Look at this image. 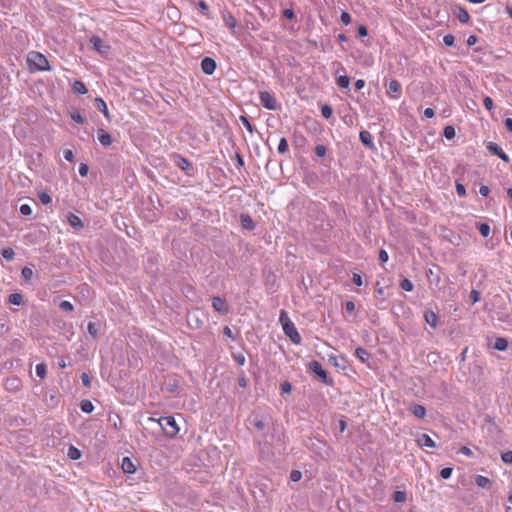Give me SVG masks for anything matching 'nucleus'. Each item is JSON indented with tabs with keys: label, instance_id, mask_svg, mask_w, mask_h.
Instances as JSON below:
<instances>
[{
	"label": "nucleus",
	"instance_id": "f257e3e1",
	"mask_svg": "<svg viewBox=\"0 0 512 512\" xmlns=\"http://www.w3.org/2000/svg\"><path fill=\"white\" fill-rule=\"evenodd\" d=\"M279 321L282 325L283 331L287 337L292 341V343L299 345L301 343V336L295 326V324L290 320L288 314L285 310L280 311Z\"/></svg>",
	"mask_w": 512,
	"mask_h": 512
},
{
	"label": "nucleus",
	"instance_id": "f03ea898",
	"mask_svg": "<svg viewBox=\"0 0 512 512\" xmlns=\"http://www.w3.org/2000/svg\"><path fill=\"white\" fill-rule=\"evenodd\" d=\"M27 61L31 70L49 71L51 69L48 59L40 52H29Z\"/></svg>",
	"mask_w": 512,
	"mask_h": 512
},
{
	"label": "nucleus",
	"instance_id": "7ed1b4c3",
	"mask_svg": "<svg viewBox=\"0 0 512 512\" xmlns=\"http://www.w3.org/2000/svg\"><path fill=\"white\" fill-rule=\"evenodd\" d=\"M157 422H158L159 426L161 427V429L163 430V432L165 433V435H167L169 437H174L178 434L179 427H178L174 417H172V416L160 417L157 420Z\"/></svg>",
	"mask_w": 512,
	"mask_h": 512
},
{
	"label": "nucleus",
	"instance_id": "20e7f679",
	"mask_svg": "<svg viewBox=\"0 0 512 512\" xmlns=\"http://www.w3.org/2000/svg\"><path fill=\"white\" fill-rule=\"evenodd\" d=\"M260 103L268 110H277L278 104L276 98L268 91H261L259 93Z\"/></svg>",
	"mask_w": 512,
	"mask_h": 512
},
{
	"label": "nucleus",
	"instance_id": "39448f33",
	"mask_svg": "<svg viewBox=\"0 0 512 512\" xmlns=\"http://www.w3.org/2000/svg\"><path fill=\"white\" fill-rule=\"evenodd\" d=\"M90 43L92 44L93 49L101 55H107L110 52V45L99 36L93 35L90 38Z\"/></svg>",
	"mask_w": 512,
	"mask_h": 512
},
{
	"label": "nucleus",
	"instance_id": "423d86ee",
	"mask_svg": "<svg viewBox=\"0 0 512 512\" xmlns=\"http://www.w3.org/2000/svg\"><path fill=\"white\" fill-rule=\"evenodd\" d=\"M309 368L315 373L324 383L329 384L331 380L328 378L327 372L323 369L320 362L313 360L309 364Z\"/></svg>",
	"mask_w": 512,
	"mask_h": 512
},
{
	"label": "nucleus",
	"instance_id": "0eeeda50",
	"mask_svg": "<svg viewBox=\"0 0 512 512\" xmlns=\"http://www.w3.org/2000/svg\"><path fill=\"white\" fill-rule=\"evenodd\" d=\"M486 148H487V150L490 153L498 156L503 161H505V162H509L510 161L509 156L502 150V148L497 143H495V142H488L486 144Z\"/></svg>",
	"mask_w": 512,
	"mask_h": 512
},
{
	"label": "nucleus",
	"instance_id": "6e6552de",
	"mask_svg": "<svg viewBox=\"0 0 512 512\" xmlns=\"http://www.w3.org/2000/svg\"><path fill=\"white\" fill-rule=\"evenodd\" d=\"M172 157L174 159L175 165L182 171L186 172V174L190 175L189 171L192 167L191 162L179 154H174Z\"/></svg>",
	"mask_w": 512,
	"mask_h": 512
},
{
	"label": "nucleus",
	"instance_id": "1a4fd4ad",
	"mask_svg": "<svg viewBox=\"0 0 512 512\" xmlns=\"http://www.w3.org/2000/svg\"><path fill=\"white\" fill-rule=\"evenodd\" d=\"M212 306L215 309V311L222 314H226L229 311V307L226 300L219 296L213 297Z\"/></svg>",
	"mask_w": 512,
	"mask_h": 512
},
{
	"label": "nucleus",
	"instance_id": "9d476101",
	"mask_svg": "<svg viewBox=\"0 0 512 512\" xmlns=\"http://www.w3.org/2000/svg\"><path fill=\"white\" fill-rule=\"evenodd\" d=\"M216 62L210 57H205L201 61V69L206 75H212L216 69Z\"/></svg>",
	"mask_w": 512,
	"mask_h": 512
},
{
	"label": "nucleus",
	"instance_id": "9b49d317",
	"mask_svg": "<svg viewBox=\"0 0 512 512\" xmlns=\"http://www.w3.org/2000/svg\"><path fill=\"white\" fill-rule=\"evenodd\" d=\"M453 14L461 23H468L471 19L468 11L460 5L455 6Z\"/></svg>",
	"mask_w": 512,
	"mask_h": 512
},
{
	"label": "nucleus",
	"instance_id": "f8f14e48",
	"mask_svg": "<svg viewBox=\"0 0 512 512\" xmlns=\"http://www.w3.org/2000/svg\"><path fill=\"white\" fill-rule=\"evenodd\" d=\"M359 138L364 146H366L367 148H370V149L374 148L373 137L370 134V132H368L366 130L361 131L359 133Z\"/></svg>",
	"mask_w": 512,
	"mask_h": 512
},
{
	"label": "nucleus",
	"instance_id": "ddd939ff",
	"mask_svg": "<svg viewBox=\"0 0 512 512\" xmlns=\"http://www.w3.org/2000/svg\"><path fill=\"white\" fill-rule=\"evenodd\" d=\"M417 443L421 447H429V448L436 447V443L434 442V440L428 434H422L417 439Z\"/></svg>",
	"mask_w": 512,
	"mask_h": 512
},
{
	"label": "nucleus",
	"instance_id": "4468645a",
	"mask_svg": "<svg viewBox=\"0 0 512 512\" xmlns=\"http://www.w3.org/2000/svg\"><path fill=\"white\" fill-rule=\"evenodd\" d=\"M98 140L99 142L104 146V147H108L111 145L112 143V139H111V136L108 132H106L105 130L103 129H99L98 132Z\"/></svg>",
	"mask_w": 512,
	"mask_h": 512
},
{
	"label": "nucleus",
	"instance_id": "2eb2a0df",
	"mask_svg": "<svg viewBox=\"0 0 512 512\" xmlns=\"http://www.w3.org/2000/svg\"><path fill=\"white\" fill-rule=\"evenodd\" d=\"M410 411L415 417L419 419H423L426 416V408L420 404L411 405Z\"/></svg>",
	"mask_w": 512,
	"mask_h": 512
},
{
	"label": "nucleus",
	"instance_id": "dca6fc26",
	"mask_svg": "<svg viewBox=\"0 0 512 512\" xmlns=\"http://www.w3.org/2000/svg\"><path fill=\"white\" fill-rule=\"evenodd\" d=\"M95 106L99 111H101L103 113V115L105 116L106 119L110 120V114H109V111L107 108V104L102 98H100V97L95 98Z\"/></svg>",
	"mask_w": 512,
	"mask_h": 512
},
{
	"label": "nucleus",
	"instance_id": "f3484780",
	"mask_svg": "<svg viewBox=\"0 0 512 512\" xmlns=\"http://www.w3.org/2000/svg\"><path fill=\"white\" fill-rule=\"evenodd\" d=\"M187 321L194 328H200L203 325V321L198 317L197 312L188 313Z\"/></svg>",
	"mask_w": 512,
	"mask_h": 512
},
{
	"label": "nucleus",
	"instance_id": "a211bd4d",
	"mask_svg": "<svg viewBox=\"0 0 512 512\" xmlns=\"http://www.w3.org/2000/svg\"><path fill=\"white\" fill-rule=\"evenodd\" d=\"M122 469L125 473H129V474H133L136 472V466L129 457L123 458Z\"/></svg>",
	"mask_w": 512,
	"mask_h": 512
},
{
	"label": "nucleus",
	"instance_id": "6ab92c4d",
	"mask_svg": "<svg viewBox=\"0 0 512 512\" xmlns=\"http://www.w3.org/2000/svg\"><path fill=\"white\" fill-rule=\"evenodd\" d=\"M223 21L225 25L231 30H234L237 26L235 17L229 12L223 14Z\"/></svg>",
	"mask_w": 512,
	"mask_h": 512
},
{
	"label": "nucleus",
	"instance_id": "aec40b11",
	"mask_svg": "<svg viewBox=\"0 0 512 512\" xmlns=\"http://www.w3.org/2000/svg\"><path fill=\"white\" fill-rule=\"evenodd\" d=\"M68 223L77 229L83 228V222L82 220L75 214L69 213L67 216Z\"/></svg>",
	"mask_w": 512,
	"mask_h": 512
},
{
	"label": "nucleus",
	"instance_id": "412c9836",
	"mask_svg": "<svg viewBox=\"0 0 512 512\" xmlns=\"http://www.w3.org/2000/svg\"><path fill=\"white\" fill-rule=\"evenodd\" d=\"M241 225L244 229L253 230L255 228V223L253 219L249 215L242 214L241 215Z\"/></svg>",
	"mask_w": 512,
	"mask_h": 512
},
{
	"label": "nucleus",
	"instance_id": "4be33fe9",
	"mask_svg": "<svg viewBox=\"0 0 512 512\" xmlns=\"http://www.w3.org/2000/svg\"><path fill=\"white\" fill-rule=\"evenodd\" d=\"M424 318L427 324H429L432 328H436L438 323V317L433 311H426Z\"/></svg>",
	"mask_w": 512,
	"mask_h": 512
},
{
	"label": "nucleus",
	"instance_id": "5701e85b",
	"mask_svg": "<svg viewBox=\"0 0 512 512\" xmlns=\"http://www.w3.org/2000/svg\"><path fill=\"white\" fill-rule=\"evenodd\" d=\"M475 484L480 487V488H484V489H487V488H490L491 486V481L489 478L485 477V476H482V475H477L476 478H475Z\"/></svg>",
	"mask_w": 512,
	"mask_h": 512
},
{
	"label": "nucleus",
	"instance_id": "b1692460",
	"mask_svg": "<svg viewBox=\"0 0 512 512\" xmlns=\"http://www.w3.org/2000/svg\"><path fill=\"white\" fill-rule=\"evenodd\" d=\"M72 90L75 92V93H78V94H86L87 93V88L85 86V84L82 82V81H79V80H75L72 84Z\"/></svg>",
	"mask_w": 512,
	"mask_h": 512
},
{
	"label": "nucleus",
	"instance_id": "393cba45",
	"mask_svg": "<svg viewBox=\"0 0 512 512\" xmlns=\"http://www.w3.org/2000/svg\"><path fill=\"white\" fill-rule=\"evenodd\" d=\"M388 92L389 93H396L397 95L394 96L395 98L399 97V94L401 92V85L397 80H391L388 84Z\"/></svg>",
	"mask_w": 512,
	"mask_h": 512
},
{
	"label": "nucleus",
	"instance_id": "a878e982",
	"mask_svg": "<svg viewBox=\"0 0 512 512\" xmlns=\"http://www.w3.org/2000/svg\"><path fill=\"white\" fill-rule=\"evenodd\" d=\"M355 355L357 356V358L362 362V363H366L369 359V353L366 349L362 348V347H357L356 350H355Z\"/></svg>",
	"mask_w": 512,
	"mask_h": 512
},
{
	"label": "nucleus",
	"instance_id": "bb28decb",
	"mask_svg": "<svg viewBox=\"0 0 512 512\" xmlns=\"http://www.w3.org/2000/svg\"><path fill=\"white\" fill-rule=\"evenodd\" d=\"M336 82L340 88L348 89L350 85V78L346 75H342L337 78Z\"/></svg>",
	"mask_w": 512,
	"mask_h": 512
},
{
	"label": "nucleus",
	"instance_id": "cd10ccee",
	"mask_svg": "<svg viewBox=\"0 0 512 512\" xmlns=\"http://www.w3.org/2000/svg\"><path fill=\"white\" fill-rule=\"evenodd\" d=\"M494 347L499 351H505L508 347V341L505 338L499 337L496 339Z\"/></svg>",
	"mask_w": 512,
	"mask_h": 512
},
{
	"label": "nucleus",
	"instance_id": "c85d7f7f",
	"mask_svg": "<svg viewBox=\"0 0 512 512\" xmlns=\"http://www.w3.org/2000/svg\"><path fill=\"white\" fill-rule=\"evenodd\" d=\"M67 455L71 460H78L81 458V451L74 446H70Z\"/></svg>",
	"mask_w": 512,
	"mask_h": 512
},
{
	"label": "nucleus",
	"instance_id": "c756f323",
	"mask_svg": "<svg viewBox=\"0 0 512 512\" xmlns=\"http://www.w3.org/2000/svg\"><path fill=\"white\" fill-rule=\"evenodd\" d=\"M8 301L13 305H21L23 303V296L20 293H12L9 295Z\"/></svg>",
	"mask_w": 512,
	"mask_h": 512
},
{
	"label": "nucleus",
	"instance_id": "7c9ffc66",
	"mask_svg": "<svg viewBox=\"0 0 512 512\" xmlns=\"http://www.w3.org/2000/svg\"><path fill=\"white\" fill-rule=\"evenodd\" d=\"M80 408L84 413H91L94 410V405L90 400H82L80 403Z\"/></svg>",
	"mask_w": 512,
	"mask_h": 512
},
{
	"label": "nucleus",
	"instance_id": "2f4dec72",
	"mask_svg": "<svg viewBox=\"0 0 512 512\" xmlns=\"http://www.w3.org/2000/svg\"><path fill=\"white\" fill-rule=\"evenodd\" d=\"M1 255L3 256L4 259H6L7 261H11L14 259L15 257V252L14 250L11 248V247H6V248H3L2 251H1Z\"/></svg>",
	"mask_w": 512,
	"mask_h": 512
},
{
	"label": "nucleus",
	"instance_id": "473e14b6",
	"mask_svg": "<svg viewBox=\"0 0 512 512\" xmlns=\"http://www.w3.org/2000/svg\"><path fill=\"white\" fill-rule=\"evenodd\" d=\"M443 135L446 139L451 140L455 137V128L451 125L445 126Z\"/></svg>",
	"mask_w": 512,
	"mask_h": 512
},
{
	"label": "nucleus",
	"instance_id": "72a5a7b5",
	"mask_svg": "<svg viewBox=\"0 0 512 512\" xmlns=\"http://www.w3.org/2000/svg\"><path fill=\"white\" fill-rule=\"evenodd\" d=\"M35 371H36V375L39 378L43 379L46 376L47 367H46V365L44 363H39V364L36 365Z\"/></svg>",
	"mask_w": 512,
	"mask_h": 512
},
{
	"label": "nucleus",
	"instance_id": "f704fd0d",
	"mask_svg": "<svg viewBox=\"0 0 512 512\" xmlns=\"http://www.w3.org/2000/svg\"><path fill=\"white\" fill-rule=\"evenodd\" d=\"M407 499V495L405 491H395L393 495V500L396 503H403Z\"/></svg>",
	"mask_w": 512,
	"mask_h": 512
},
{
	"label": "nucleus",
	"instance_id": "c9c22d12",
	"mask_svg": "<svg viewBox=\"0 0 512 512\" xmlns=\"http://www.w3.org/2000/svg\"><path fill=\"white\" fill-rule=\"evenodd\" d=\"M480 234L483 236V237H488L489 234H490V226L487 224V223H480L478 226H477Z\"/></svg>",
	"mask_w": 512,
	"mask_h": 512
},
{
	"label": "nucleus",
	"instance_id": "e433bc0d",
	"mask_svg": "<svg viewBox=\"0 0 512 512\" xmlns=\"http://www.w3.org/2000/svg\"><path fill=\"white\" fill-rule=\"evenodd\" d=\"M239 119L244 127L248 130V132L252 134L254 132V128L249 119L244 115H241Z\"/></svg>",
	"mask_w": 512,
	"mask_h": 512
},
{
	"label": "nucleus",
	"instance_id": "4c0bfd02",
	"mask_svg": "<svg viewBox=\"0 0 512 512\" xmlns=\"http://www.w3.org/2000/svg\"><path fill=\"white\" fill-rule=\"evenodd\" d=\"M400 287L404 291L410 292L413 290L414 285L409 279L405 278L400 282Z\"/></svg>",
	"mask_w": 512,
	"mask_h": 512
},
{
	"label": "nucleus",
	"instance_id": "58836bf2",
	"mask_svg": "<svg viewBox=\"0 0 512 512\" xmlns=\"http://www.w3.org/2000/svg\"><path fill=\"white\" fill-rule=\"evenodd\" d=\"M277 149L278 152L281 154L286 153L288 151V142L286 138L282 137L280 139Z\"/></svg>",
	"mask_w": 512,
	"mask_h": 512
},
{
	"label": "nucleus",
	"instance_id": "ea45409f",
	"mask_svg": "<svg viewBox=\"0 0 512 512\" xmlns=\"http://www.w3.org/2000/svg\"><path fill=\"white\" fill-rule=\"evenodd\" d=\"M321 114L325 119H329L333 114V110L329 105L325 104L321 106Z\"/></svg>",
	"mask_w": 512,
	"mask_h": 512
},
{
	"label": "nucleus",
	"instance_id": "a19ab883",
	"mask_svg": "<svg viewBox=\"0 0 512 512\" xmlns=\"http://www.w3.org/2000/svg\"><path fill=\"white\" fill-rule=\"evenodd\" d=\"M70 116H71V119L78 124H83L85 122V119L82 117L80 112L77 110L72 111Z\"/></svg>",
	"mask_w": 512,
	"mask_h": 512
},
{
	"label": "nucleus",
	"instance_id": "79ce46f5",
	"mask_svg": "<svg viewBox=\"0 0 512 512\" xmlns=\"http://www.w3.org/2000/svg\"><path fill=\"white\" fill-rule=\"evenodd\" d=\"M38 198L40 200V202L43 204V205H48L51 203L52 199L50 197V195L46 192H40L38 194Z\"/></svg>",
	"mask_w": 512,
	"mask_h": 512
},
{
	"label": "nucleus",
	"instance_id": "37998d69",
	"mask_svg": "<svg viewBox=\"0 0 512 512\" xmlns=\"http://www.w3.org/2000/svg\"><path fill=\"white\" fill-rule=\"evenodd\" d=\"M59 308L62 311H65V312H71L74 309L72 303L70 301H67V300L61 301L60 304H59Z\"/></svg>",
	"mask_w": 512,
	"mask_h": 512
},
{
	"label": "nucleus",
	"instance_id": "c03bdc74",
	"mask_svg": "<svg viewBox=\"0 0 512 512\" xmlns=\"http://www.w3.org/2000/svg\"><path fill=\"white\" fill-rule=\"evenodd\" d=\"M87 330H88V333L93 337V338H96L97 335H98V329L95 325V323L93 322H89L88 325H87Z\"/></svg>",
	"mask_w": 512,
	"mask_h": 512
},
{
	"label": "nucleus",
	"instance_id": "a18cd8bd",
	"mask_svg": "<svg viewBox=\"0 0 512 512\" xmlns=\"http://www.w3.org/2000/svg\"><path fill=\"white\" fill-rule=\"evenodd\" d=\"M340 21L343 25H348L351 23V16L347 11H342L340 15Z\"/></svg>",
	"mask_w": 512,
	"mask_h": 512
},
{
	"label": "nucleus",
	"instance_id": "49530a36",
	"mask_svg": "<svg viewBox=\"0 0 512 512\" xmlns=\"http://www.w3.org/2000/svg\"><path fill=\"white\" fill-rule=\"evenodd\" d=\"M21 275L25 280H30L33 277V270L29 267H24L21 271Z\"/></svg>",
	"mask_w": 512,
	"mask_h": 512
},
{
	"label": "nucleus",
	"instance_id": "de8ad7c7",
	"mask_svg": "<svg viewBox=\"0 0 512 512\" xmlns=\"http://www.w3.org/2000/svg\"><path fill=\"white\" fill-rule=\"evenodd\" d=\"M20 213L23 215V216H30L32 214V208L30 205L28 204H22L20 206Z\"/></svg>",
	"mask_w": 512,
	"mask_h": 512
},
{
	"label": "nucleus",
	"instance_id": "09e8293b",
	"mask_svg": "<svg viewBox=\"0 0 512 512\" xmlns=\"http://www.w3.org/2000/svg\"><path fill=\"white\" fill-rule=\"evenodd\" d=\"M501 459L506 464H512V451L502 453Z\"/></svg>",
	"mask_w": 512,
	"mask_h": 512
},
{
	"label": "nucleus",
	"instance_id": "8fccbe9b",
	"mask_svg": "<svg viewBox=\"0 0 512 512\" xmlns=\"http://www.w3.org/2000/svg\"><path fill=\"white\" fill-rule=\"evenodd\" d=\"M453 469L451 467H445L440 471V476L443 479H449L452 475Z\"/></svg>",
	"mask_w": 512,
	"mask_h": 512
},
{
	"label": "nucleus",
	"instance_id": "3c124183",
	"mask_svg": "<svg viewBox=\"0 0 512 512\" xmlns=\"http://www.w3.org/2000/svg\"><path fill=\"white\" fill-rule=\"evenodd\" d=\"M455 41V37L452 34H447L443 37V42L446 46H453Z\"/></svg>",
	"mask_w": 512,
	"mask_h": 512
},
{
	"label": "nucleus",
	"instance_id": "603ef678",
	"mask_svg": "<svg viewBox=\"0 0 512 512\" xmlns=\"http://www.w3.org/2000/svg\"><path fill=\"white\" fill-rule=\"evenodd\" d=\"M302 478V473L299 470H292L290 473V479L293 482H298Z\"/></svg>",
	"mask_w": 512,
	"mask_h": 512
},
{
	"label": "nucleus",
	"instance_id": "864d4df0",
	"mask_svg": "<svg viewBox=\"0 0 512 512\" xmlns=\"http://www.w3.org/2000/svg\"><path fill=\"white\" fill-rule=\"evenodd\" d=\"M315 154L318 157H324L326 155V147L324 145H317L315 147Z\"/></svg>",
	"mask_w": 512,
	"mask_h": 512
},
{
	"label": "nucleus",
	"instance_id": "5fc2aeb1",
	"mask_svg": "<svg viewBox=\"0 0 512 512\" xmlns=\"http://www.w3.org/2000/svg\"><path fill=\"white\" fill-rule=\"evenodd\" d=\"M81 381L85 387H87V388L91 387V378L89 377V375L87 373H82Z\"/></svg>",
	"mask_w": 512,
	"mask_h": 512
},
{
	"label": "nucleus",
	"instance_id": "6e6d98bb",
	"mask_svg": "<svg viewBox=\"0 0 512 512\" xmlns=\"http://www.w3.org/2000/svg\"><path fill=\"white\" fill-rule=\"evenodd\" d=\"M88 172H89V167L87 164L85 163H81L80 166H79V174L81 177H86L88 175Z\"/></svg>",
	"mask_w": 512,
	"mask_h": 512
},
{
	"label": "nucleus",
	"instance_id": "4d7b16f0",
	"mask_svg": "<svg viewBox=\"0 0 512 512\" xmlns=\"http://www.w3.org/2000/svg\"><path fill=\"white\" fill-rule=\"evenodd\" d=\"M456 191L460 197L466 196V189L462 183H459V182L456 183Z\"/></svg>",
	"mask_w": 512,
	"mask_h": 512
},
{
	"label": "nucleus",
	"instance_id": "13d9d810",
	"mask_svg": "<svg viewBox=\"0 0 512 512\" xmlns=\"http://www.w3.org/2000/svg\"><path fill=\"white\" fill-rule=\"evenodd\" d=\"M389 259V256H388V253L386 250L384 249H381L379 251V260L381 261L382 264L386 263Z\"/></svg>",
	"mask_w": 512,
	"mask_h": 512
},
{
	"label": "nucleus",
	"instance_id": "bf43d9fd",
	"mask_svg": "<svg viewBox=\"0 0 512 512\" xmlns=\"http://www.w3.org/2000/svg\"><path fill=\"white\" fill-rule=\"evenodd\" d=\"M483 104L487 110H492L493 100L489 96L484 97Z\"/></svg>",
	"mask_w": 512,
	"mask_h": 512
},
{
	"label": "nucleus",
	"instance_id": "052dcab7",
	"mask_svg": "<svg viewBox=\"0 0 512 512\" xmlns=\"http://www.w3.org/2000/svg\"><path fill=\"white\" fill-rule=\"evenodd\" d=\"M292 390V386L289 382H284L281 384V391L283 394H287V393H290Z\"/></svg>",
	"mask_w": 512,
	"mask_h": 512
},
{
	"label": "nucleus",
	"instance_id": "680f3d73",
	"mask_svg": "<svg viewBox=\"0 0 512 512\" xmlns=\"http://www.w3.org/2000/svg\"><path fill=\"white\" fill-rule=\"evenodd\" d=\"M470 298L472 299L473 303L480 301V292L473 289L470 293Z\"/></svg>",
	"mask_w": 512,
	"mask_h": 512
},
{
	"label": "nucleus",
	"instance_id": "e2e57ef3",
	"mask_svg": "<svg viewBox=\"0 0 512 512\" xmlns=\"http://www.w3.org/2000/svg\"><path fill=\"white\" fill-rule=\"evenodd\" d=\"M238 385L241 388H246L248 385V380L245 375H241L238 377Z\"/></svg>",
	"mask_w": 512,
	"mask_h": 512
},
{
	"label": "nucleus",
	"instance_id": "0e129e2a",
	"mask_svg": "<svg viewBox=\"0 0 512 512\" xmlns=\"http://www.w3.org/2000/svg\"><path fill=\"white\" fill-rule=\"evenodd\" d=\"M64 159H65L66 161H68V162L73 161V159H74V153H73V151H72V150H70V149L65 150V151H64Z\"/></svg>",
	"mask_w": 512,
	"mask_h": 512
},
{
	"label": "nucleus",
	"instance_id": "69168bd1",
	"mask_svg": "<svg viewBox=\"0 0 512 512\" xmlns=\"http://www.w3.org/2000/svg\"><path fill=\"white\" fill-rule=\"evenodd\" d=\"M459 453L465 455V456H468V457H471L473 455V452L472 450L469 448V447H466V446H462L459 450Z\"/></svg>",
	"mask_w": 512,
	"mask_h": 512
},
{
	"label": "nucleus",
	"instance_id": "338daca9",
	"mask_svg": "<svg viewBox=\"0 0 512 512\" xmlns=\"http://www.w3.org/2000/svg\"><path fill=\"white\" fill-rule=\"evenodd\" d=\"M479 193L483 197H487L489 195V193H490V189L486 185H481L480 188H479Z\"/></svg>",
	"mask_w": 512,
	"mask_h": 512
},
{
	"label": "nucleus",
	"instance_id": "774afa93",
	"mask_svg": "<svg viewBox=\"0 0 512 512\" xmlns=\"http://www.w3.org/2000/svg\"><path fill=\"white\" fill-rule=\"evenodd\" d=\"M353 283L356 285V286H361L362 285V277L360 274L358 273H354L353 274Z\"/></svg>",
	"mask_w": 512,
	"mask_h": 512
}]
</instances>
